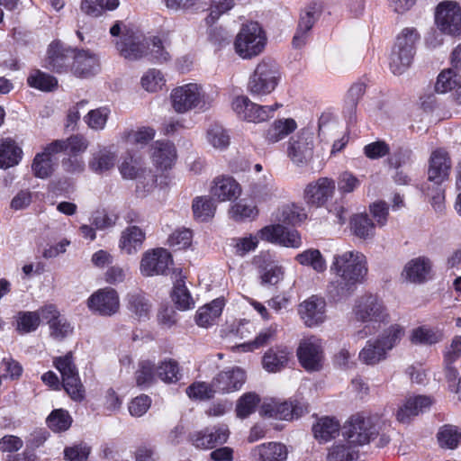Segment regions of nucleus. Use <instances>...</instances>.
Instances as JSON below:
<instances>
[{
    "instance_id": "nucleus-3",
    "label": "nucleus",
    "mask_w": 461,
    "mask_h": 461,
    "mask_svg": "<svg viewBox=\"0 0 461 461\" xmlns=\"http://www.w3.org/2000/svg\"><path fill=\"white\" fill-rule=\"evenodd\" d=\"M419 34L413 28H405L397 36L390 57V69L395 76H401L411 67Z\"/></svg>"
},
{
    "instance_id": "nucleus-49",
    "label": "nucleus",
    "mask_w": 461,
    "mask_h": 461,
    "mask_svg": "<svg viewBox=\"0 0 461 461\" xmlns=\"http://www.w3.org/2000/svg\"><path fill=\"white\" fill-rule=\"evenodd\" d=\"M193 212L195 219L206 221L212 218L215 212V204L208 196H198L193 202Z\"/></svg>"
},
{
    "instance_id": "nucleus-16",
    "label": "nucleus",
    "mask_w": 461,
    "mask_h": 461,
    "mask_svg": "<svg viewBox=\"0 0 461 461\" xmlns=\"http://www.w3.org/2000/svg\"><path fill=\"white\" fill-rule=\"evenodd\" d=\"M326 303L323 298L312 295L300 303L298 312L303 323L309 327H316L326 320Z\"/></svg>"
},
{
    "instance_id": "nucleus-7",
    "label": "nucleus",
    "mask_w": 461,
    "mask_h": 461,
    "mask_svg": "<svg viewBox=\"0 0 461 461\" xmlns=\"http://www.w3.org/2000/svg\"><path fill=\"white\" fill-rule=\"evenodd\" d=\"M170 99L173 109L178 113H184L194 108H204L206 104L203 88L195 83L174 88Z\"/></svg>"
},
{
    "instance_id": "nucleus-20",
    "label": "nucleus",
    "mask_w": 461,
    "mask_h": 461,
    "mask_svg": "<svg viewBox=\"0 0 461 461\" xmlns=\"http://www.w3.org/2000/svg\"><path fill=\"white\" fill-rule=\"evenodd\" d=\"M320 15L321 8L317 4L309 5L302 11L298 27L293 38V45L295 48H301L305 44L308 33Z\"/></svg>"
},
{
    "instance_id": "nucleus-53",
    "label": "nucleus",
    "mask_w": 461,
    "mask_h": 461,
    "mask_svg": "<svg viewBox=\"0 0 461 461\" xmlns=\"http://www.w3.org/2000/svg\"><path fill=\"white\" fill-rule=\"evenodd\" d=\"M33 175L41 179L48 178L54 171V163L52 158H49L44 153H37L32 164Z\"/></svg>"
},
{
    "instance_id": "nucleus-11",
    "label": "nucleus",
    "mask_w": 461,
    "mask_h": 461,
    "mask_svg": "<svg viewBox=\"0 0 461 461\" xmlns=\"http://www.w3.org/2000/svg\"><path fill=\"white\" fill-rule=\"evenodd\" d=\"M87 306L91 312L98 315L113 316L120 309L118 293L113 288L99 289L88 298Z\"/></svg>"
},
{
    "instance_id": "nucleus-22",
    "label": "nucleus",
    "mask_w": 461,
    "mask_h": 461,
    "mask_svg": "<svg viewBox=\"0 0 461 461\" xmlns=\"http://www.w3.org/2000/svg\"><path fill=\"white\" fill-rule=\"evenodd\" d=\"M74 50L65 48L60 42H52L48 49L44 67L57 73L67 71Z\"/></svg>"
},
{
    "instance_id": "nucleus-18",
    "label": "nucleus",
    "mask_w": 461,
    "mask_h": 461,
    "mask_svg": "<svg viewBox=\"0 0 461 461\" xmlns=\"http://www.w3.org/2000/svg\"><path fill=\"white\" fill-rule=\"evenodd\" d=\"M335 192V181L328 177H321L310 183L304 190V199L308 204L322 206Z\"/></svg>"
},
{
    "instance_id": "nucleus-46",
    "label": "nucleus",
    "mask_w": 461,
    "mask_h": 461,
    "mask_svg": "<svg viewBox=\"0 0 461 461\" xmlns=\"http://www.w3.org/2000/svg\"><path fill=\"white\" fill-rule=\"evenodd\" d=\"M156 365L149 360H142L139 363V368L135 373L136 384L140 388H148L157 380Z\"/></svg>"
},
{
    "instance_id": "nucleus-45",
    "label": "nucleus",
    "mask_w": 461,
    "mask_h": 461,
    "mask_svg": "<svg viewBox=\"0 0 461 461\" xmlns=\"http://www.w3.org/2000/svg\"><path fill=\"white\" fill-rule=\"evenodd\" d=\"M157 376L166 384H173L182 377L177 361L167 358L156 366Z\"/></svg>"
},
{
    "instance_id": "nucleus-61",
    "label": "nucleus",
    "mask_w": 461,
    "mask_h": 461,
    "mask_svg": "<svg viewBox=\"0 0 461 461\" xmlns=\"http://www.w3.org/2000/svg\"><path fill=\"white\" fill-rule=\"evenodd\" d=\"M212 381L211 384L205 382H196L192 384L186 388V394L193 399L196 400H209L216 393Z\"/></svg>"
},
{
    "instance_id": "nucleus-56",
    "label": "nucleus",
    "mask_w": 461,
    "mask_h": 461,
    "mask_svg": "<svg viewBox=\"0 0 461 461\" xmlns=\"http://www.w3.org/2000/svg\"><path fill=\"white\" fill-rule=\"evenodd\" d=\"M230 214L233 220L241 221L255 219L258 214V210L253 203L241 200L231 206Z\"/></svg>"
},
{
    "instance_id": "nucleus-19",
    "label": "nucleus",
    "mask_w": 461,
    "mask_h": 461,
    "mask_svg": "<svg viewBox=\"0 0 461 461\" xmlns=\"http://www.w3.org/2000/svg\"><path fill=\"white\" fill-rule=\"evenodd\" d=\"M451 160L443 149L434 150L429 158L428 180L434 185H441L449 176Z\"/></svg>"
},
{
    "instance_id": "nucleus-17",
    "label": "nucleus",
    "mask_w": 461,
    "mask_h": 461,
    "mask_svg": "<svg viewBox=\"0 0 461 461\" xmlns=\"http://www.w3.org/2000/svg\"><path fill=\"white\" fill-rule=\"evenodd\" d=\"M259 236L263 240L285 247L298 248L301 245L299 232L295 230H287L283 224L266 226L260 230Z\"/></svg>"
},
{
    "instance_id": "nucleus-42",
    "label": "nucleus",
    "mask_w": 461,
    "mask_h": 461,
    "mask_svg": "<svg viewBox=\"0 0 461 461\" xmlns=\"http://www.w3.org/2000/svg\"><path fill=\"white\" fill-rule=\"evenodd\" d=\"M387 351L375 340H368L359 352V359L364 364L375 366L386 359Z\"/></svg>"
},
{
    "instance_id": "nucleus-36",
    "label": "nucleus",
    "mask_w": 461,
    "mask_h": 461,
    "mask_svg": "<svg viewBox=\"0 0 461 461\" xmlns=\"http://www.w3.org/2000/svg\"><path fill=\"white\" fill-rule=\"evenodd\" d=\"M224 307L223 299L217 298L211 303L200 307L195 315V321L201 327H208L220 317Z\"/></svg>"
},
{
    "instance_id": "nucleus-50",
    "label": "nucleus",
    "mask_w": 461,
    "mask_h": 461,
    "mask_svg": "<svg viewBox=\"0 0 461 461\" xmlns=\"http://www.w3.org/2000/svg\"><path fill=\"white\" fill-rule=\"evenodd\" d=\"M307 217L304 209L295 205H286L280 210L277 219L283 224L296 225L303 222Z\"/></svg>"
},
{
    "instance_id": "nucleus-5",
    "label": "nucleus",
    "mask_w": 461,
    "mask_h": 461,
    "mask_svg": "<svg viewBox=\"0 0 461 461\" xmlns=\"http://www.w3.org/2000/svg\"><path fill=\"white\" fill-rule=\"evenodd\" d=\"M119 170L122 178L136 180V192L140 195H145L156 186V175L145 167L143 159L139 156L128 152L119 166Z\"/></svg>"
},
{
    "instance_id": "nucleus-25",
    "label": "nucleus",
    "mask_w": 461,
    "mask_h": 461,
    "mask_svg": "<svg viewBox=\"0 0 461 461\" xmlns=\"http://www.w3.org/2000/svg\"><path fill=\"white\" fill-rule=\"evenodd\" d=\"M211 194L219 201H231L241 194L240 184L231 176H221L213 180Z\"/></svg>"
},
{
    "instance_id": "nucleus-23",
    "label": "nucleus",
    "mask_w": 461,
    "mask_h": 461,
    "mask_svg": "<svg viewBox=\"0 0 461 461\" xmlns=\"http://www.w3.org/2000/svg\"><path fill=\"white\" fill-rule=\"evenodd\" d=\"M229 438V429L225 425L213 429L206 428L192 435L193 444L198 448H213L218 444H223Z\"/></svg>"
},
{
    "instance_id": "nucleus-8",
    "label": "nucleus",
    "mask_w": 461,
    "mask_h": 461,
    "mask_svg": "<svg viewBox=\"0 0 461 461\" xmlns=\"http://www.w3.org/2000/svg\"><path fill=\"white\" fill-rule=\"evenodd\" d=\"M280 106L277 103L273 105H259L244 95L236 97L232 102V108L240 118L255 123L268 120Z\"/></svg>"
},
{
    "instance_id": "nucleus-57",
    "label": "nucleus",
    "mask_w": 461,
    "mask_h": 461,
    "mask_svg": "<svg viewBox=\"0 0 461 461\" xmlns=\"http://www.w3.org/2000/svg\"><path fill=\"white\" fill-rule=\"evenodd\" d=\"M47 423L53 431H65L71 426L72 418L68 411L58 409L51 411L47 418Z\"/></svg>"
},
{
    "instance_id": "nucleus-30",
    "label": "nucleus",
    "mask_w": 461,
    "mask_h": 461,
    "mask_svg": "<svg viewBox=\"0 0 461 461\" xmlns=\"http://www.w3.org/2000/svg\"><path fill=\"white\" fill-rule=\"evenodd\" d=\"M291 356L286 347L269 348L263 357V366L268 372H279L288 365Z\"/></svg>"
},
{
    "instance_id": "nucleus-55",
    "label": "nucleus",
    "mask_w": 461,
    "mask_h": 461,
    "mask_svg": "<svg viewBox=\"0 0 461 461\" xmlns=\"http://www.w3.org/2000/svg\"><path fill=\"white\" fill-rule=\"evenodd\" d=\"M171 296L179 310L185 311L194 306V302L182 280L175 284Z\"/></svg>"
},
{
    "instance_id": "nucleus-38",
    "label": "nucleus",
    "mask_w": 461,
    "mask_h": 461,
    "mask_svg": "<svg viewBox=\"0 0 461 461\" xmlns=\"http://www.w3.org/2000/svg\"><path fill=\"white\" fill-rule=\"evenodd\" d=\"M253 451L260 461H285L287 458V449L281 443L262 444L256 447Z\"/></svg>"
},
{
    "instance_id": "nucleus-4",
    "label": "nucleus",
    "mask_w": 461,
    "mask_h": 461,
    "mask_svg": "<svg viewBox=\"0 0 461 461\" xmlns=\"http://www.w3.org/2000/svg\"><path fill=\"white\" fill-rule=\"evenodd\" d=\"M280 79L278 64L271 59H263L249 77L248 90L254 96L267 95L276 88Z\"/></svg>"
},
{
    "instance_id": "nucleus-39",
    "label": "nucleus",
    "mask_w": 461,
    "mask_h": 461,
    "mask_svg": "<svg viewBox=\"0 0 461 461\" xmlns=\"http://www.w3.org/2000/svg\"><path fill=\"white\" fill-rule=\"evenodd\" d=\"M350 229L361 240L373 239L375 234V226L366 213L354 215L350 219Z\"/></svg>"
},
{
    "instance_id": "nucleus-32",
    "label": "nucleus",
    "mask_w": 461,
    "mask_h": 461,
    "mask_svg": "<svg viewBox=\"0 0 461 461\" xmlns=\"http://www.w3.org/2000/svg\"><path fill=\"white\" fill-rule=\"evenodd\" d=\"M144 240L145 233L140 228L130 226L122 232L119 247L126 254L131 255L141 249Z\"/></svg>"
},
{
    "instance_id": "nucleus-43",
    "label": "nucleus",
    "mask_w": 461,
    "mask_h": 461,
    "mask_svg": "<svg viewBox=\"0 0 461 461\" xmlns=\"http://www.w3.org/2000/svg\"><path fill=\"white\" fill-rule=\"evenodd\" d=\"M119 5V0H82L80 8L86 14L98 17L105 11L117 9Z\"/></svg>"
},
{
    "instance_id": "nucleus-14",
    "label": "nucleus",
    "mask_w": 461,
    "mask_h": 461,
    "mask_svg": "<svg viewBox=\"0 0 461 461\" xmlns=\"http://www.w3.org/2000/svg\"><path fill=\"white\" fill-rule=\"evenodd\" d=\"M287 152L295 165H307L313 157V137L309 132H299L290 139Z\"/></svg>"
},
{
    "instance_id": "nucleus-6",
    "label": "nucleus",
    "mask_w": 461,
    "mask_h": 461,
    "mask_svg": "<svg viewBox=\"0 0 461 461\" xmlns=\"http://www.w3.org/2000/svg\"><path fill=\"white\" fill-rule=\"evenodd\" d=\"M379 435L378 428L371 417L352 416L342 428V436L355 448L370 443Z\"/></svg>"
},
{
    "instance_id": "nucleus-29",
    "label": "nucleus",
    "mask_w": 461,
    "mask_h": 461,
    "mask_svg": "<svg viewBox=\"0 0 461 461\" xmlns=\"http://www.w3.org/2000/svg\"><path fill=\"white\" fill-rule=\"evenodd\" d=\"M126 307L138 319H148L151 311V303L140 290H133L125 297Z\"/></svg>"
},
{
    "instance_id": "nucleus-21",
    "label": "nucleus",
    "mask_w": 461,
    "mask_h": 461,
    "mask_svg": "<svg viewBox=\"0 0 461 461\" xmlns=\"http://www.w3.org/2000/svg\"><path fill=\"white\" fill-rule=\"evenodd\" d=\"M246 381V374L240 367H232L219 373L212 379L217 393H226L240 390Z\"/></svg>"
},
{
    "instance_id": "nucleus-60",
    "label": "nucleus",
    "mask_w": 461,
    "mask_h": 461,
    "mask_svg": "<svg viewBox=\"0 0 461 461\" xmlns=\"http://www.w3.org/2000/svg\"><path fill=\"white\" fill-rule=\"evenodd\" d=\"M62 386L72 400L80 402L84 399L85 390L78 373L62 378Z\"/></svg>"
},
{
    "instance_id": "nucleus-44",
    "label": "nucleus",
    "mask_w": 461,
    "mask_h": 461,
    "mask_svg": "<svg viewBox=\"0 0 461 461\" xmlns=\"http://www.w3.org/2000/svg\"><path fill=\"white\" fill-rule=\"evenodd\" d=\"M339 424L334 419L324 417L313 425L312 431L314 437L323 442H327L338 435Z\"/></svg>"
},
{
    "instance_id": "nucleus-26",
    "label": "nucleus",
    "mask_w": 461,
    "mask_h": 461,
    "mask_svg": "<svg viewBox=\"0 0 461 461\" xmlns=\"http://www.w3.org/2000/svg\"><path fill=\"white\" fill-rule=\"evenodd\" d=\"M435 91L439 94L454 91V98L461 105V73L454 69L443 70L437 78Z\"/></svg>"
},
{
    "instance_id": "nucleus-51",
    "label": "nucleus",
    "mask_w": 461,
    "mask_h": 461,
    "mask_svg": "<svg viewBox=\"0 0 461 461\" xmlns=\"http://www.w3.org/2000/svg\"><path fill=\"white\" fill-rule=\"evenodd\" d=\"M358 457V451L346 444L333 445L328 453L327 461H354Z\"/></svg>"
},
{
    "instance_id": "nucleus-12",
    "label": "nucleus",
    "mask_w": 461,
    "mask_h": 461,
    "mask_svg": "<svg viewBox=\"0 0 461 461\" xmlns=\"http://www.w3.org/2000/svg\"><path fill=\"white\" fill-rule=\"evenodd\" d=\"M173 259L170 253L162 248L147 251L140 261V272L145 276L167 275Z\"/></svg>"
},
{
    "instance_id": "nucleus-35",
    "label": "nucleus",
    "mask_w": 461,
    "mask_h": 461,
    "mask_svg": "<svg viewBox=\"0 0 461 461\" xmlns=\"http://www.w3.org/2000/svg\"><path fill=\"white\" fill-rule=\"evenodd\" d=\"M297 124L292 118L276 120L265 133V140L268 143H276L295 131Z\"/></svg>"
},
{
    "instance_id": "nucleus-10",
    "label": "nucleus",
    "mask_w": 461,
    "mask_h": 461,
    "mask_svg": "<svg viewBox=\"0 0 461 461\" xmlns=\"http://www.w3.org/2000/svg\"><path fill=\"white\" fill-rule=\"evenodd\" d=\"M435 22L444 33L458 34L461 32V8L456 2L440 3L435 13Z\"/></svg>"
},
{
    "instance_id": "nucleus-63",
    "label": "nucleus",
    "mask_w": 461,
    "mask_h": 461,
    "mask_svg": "<svg viewBox=\"0 0 461 461\" xmlns=\"http://www.w3.org/2000/svg\"><path fill=\"white\" fill-rule=\"evenodd\" d=\"M206 137L208 142L216 149H224L230 143L229 135L222 126L219 124L211 125L207 130Z\"/></svg>"
},
{
    "instance_id": "nucleus-41",
    "label": "nucleus",
    "mask_w": 461,
    "mask_h": 461,
    "mask_svg": "<svg viewBox=\"0 0 461 461\" xmlns=\"http://www.w3.org/2000/svg\"><path fill=\"white\" fill-rule=\"evenodd\" d=\"M443 339V334L438 329L428 326H420L411 332L410 340L414 345H433Z\"/></svg>"
},
{
    "instance_id": "nucleus-37",
    "label": "nucleus",
    "mask_w": 461,
    "mask_h": 461,
    "mask_svg": "<svg viewBox=\"0 0 461 461\" xmlns=\"http://www.w3.org/2000/svg\"><path fill=\"white\" fill-rule=\"evenodd\" d=\"M115 160L116 155L107 148L102 147L92 153V158L88 162V167L93 172L101 174L113 168L115 164Z\"/></svg>"
},
{
    "instance_id": "nucleus-13",
    "label": "nucleus",
    "mask_w": 461,
    "mask_h": 461,
    "mask_svg": "<svg viewBox=\"0 0 461 461\" xmlns=\"http://www.w3.org/2000/svg\"><path fill=\"white\" fill-rule=\"evenodd\" d=\"M297 357L307 371L320 370L323 358L321 339L313 336L302 339L297 348Z\"/></svg>"
},
{
    "instance_id": "nucleus-64",
    "label": "nucleus",
    "mask_w": 461,
    "mask_h": 461,
    "mask_svg": "<svg viewBox=\"0 0 461 461\" xmlns=\"http://www.w3.org/2000/svg\"><path fill=\"white\" fill-rule=\"evenodd\" d=\"M110 110L106 107L91 110L85 118L87 125L95 131L103 130L105 127Z\"/></svg>"
},
{
    "instance_id": "nucleus-62",
    "label": "nucleus",
    "mask_w": 461,
    "mask_h": 461,
    "mask_svg": "<svg viewBox=\"0 0 461 461\" xmlns=\"http://www.w3.org/2000/svg\"><path fill=\"white\" fill-rule=\"evenodd\" d=\"M437 437L441 447L453 449L457 447L461 434L455 426L445 425L438 432Z\"/></svg>"
},
{
    "instance_id": "nucleus-59",
    "label": "nucleus",
    "mask_w": 461,
    "mask_h": 461,
    "mask_svg": "<svg viewBox=\"0 0 461 461\" xmlns=\"http://www.w3.org/2000/svg\"><path fill=\"white\" fill-rule=\"evenodd\" d=\"M260 402L259 396L255 393L243 394L237 402V416L244 419L253 413Z\"/></svg>"
},
{
    "instance_id": "nucleus-31",
    "label": "nucleus",
    "mask_w": 461,
    "mask_h": 461,
    "mask_svg": "<svg viewBox=\"0 0 461 461\" xmlns=\"http://www.w3.org/2000/svg\"><path fill=\"white\" fill-rule=\"evenodd\" d=\"M116 48L121 55L127 59L136 60L142 58L146 52L145 42L140 41V38L135 35H123V37L116 42Z\"/></svg>"
},
{
    "instance_id": "nucleus-52",
    "label": "nucleus",
    "mask_w": 461,
    "mask_h": 461,
    "mask_svg": "<svg viewBox=\"0 0 461 461\" xmlns=\"http://www.w3.org/2000/svg\"><path fill=\"white\" fill-rule=\"evenodd\" d=\"M155 136V131L150 127H141L137 131L126 130L122 134V139L128 144L146 145Z\"/></svg>"
},
{
    "instance_id": "nucleus-54",
    "label": "nucleus",
    "mask_w": 461,
    "mask_h": 461,
    "mask_svg": "<svg viewBox=\"0 0 461 461\" xmlns=\"http://www.w3.org/2000/svg\"><path fill=\"white\" fill-rule=\"evenodd\" d=\"M296 260L303 266H309L317 272L326 269V262L318 249H307L296 256Z\"/></svg>"
},
{
    "instance_id": "nucleus-47",
    "label": "nucleus",
    "mask_w": 461,
    "mask_h": 461,
    "mask_svg": "<svg viewBox=\"0 0 461 461\" xmlns=\"http://www.w3.org/2000/svg\"><path fill=\"white\" fill-rule=\"evenodd\" d=\"M27 83L31 87L45 92L52 91L58 86L56 77L39 69H35L30 74Z\"/></svg>"
},
{
    "instance_id": "nucleus-34",
    "label": "nucleus",
    "mask_w": 461,
    "mask_h": 461,
    "mask_svg": "<svg viewBox=\"0 0 461 461\" xmlns=\"http://www.w3.org/2000/svg\"><path fill=\"white\" fill-rule=\"evenodd\" d=\"M431 268L430 261L426 258H416L410 260L404 267L406 278L412 283H422L426 280Z\"/></svg>"
},
{
    "instance_id": "nucleus-33",
    "label": "nucleus",
    "mask_w": 461,
    "mask_h": 461,
    "mask_svg": "<svg viewBox=\"0 0 461 461\" xmlns=\"http://www.w3.org/2000/svg\"><path fill=\"white\" fill-rule=\"evenodd\" d=\"M23 150L10 139L0 140V167L9 168L16 166L22 159Z\"/></svg>"
},
{
    "instance_id": "nucleus-58",
    "label": "nucleus",
    "mask_w": 461,
    "mask_h": 461,
    "mask_svg": "<svg viewBox=\"0 0 461 461\" xmlns=\"http://www.w3.org/2000/svg\"><path fill=\"white\" fill-rule=\"evenodd\" d=\"M146 52L144 56H148L151 61L163 63L170 59L169 53L162 45L161 40L154 37L149 41L145 42Z\"/></svg>"
},
{
    "instance_id": "nucleus-27",
    "label": "nucleus",
    "mask_w": 461,
    "mask_h": 461,
    "mask_svg": "<svg viewBox=\"0 0 461 461\" xmlns=\"http://www.w3.org/2000/svg\"><path fill=\"white\" fill-rule=\"evenodd\" d=\"M431 399L424 395H417L407 399L405 403L396 412L397 420L402 423H408L412 417L429 408Z\"/></svg>"
},
{
    "instance_id": "nucleus-2",
    "label": "nucleus",
    "mask_w": 461,
    "mask_h": 461,
    "mask_svg": "<svg viewBox=\"0 0 461 461\" xmlns=\"http://www.w3.org/2000/svg\"><path fill=\"white\" fill-rule=\"evenodd\" d=\"M267 41L266 32L258 22H247L235 37L234 50L241 59H251L263 52Z\"/></svg>"
},
{
    "instance_id": "nucleus-24",
    "label": "nucleus",
    "mask_w": 461,
    "mask_h": 461,
    "mask_svg": "<svg viewBox=\"0 0 461 461\" xmlns=\"http://www.w3.org/2000/svg\"><path fill=\"white\" fill-rule=\"evenodd\" d=\"M72 71L78 77H88L97 73L99 64L96 56L88 50H75Z\"/></svg>"
},
{
    "instance_id": "nucleus-40",
    "label": "nucleus",
    "mask_w": 461,
    "mask_h": 461,
    "mask_svg": "<svg viewBox=\"0 0 461 461\" xmlns=\"http://www.w3.org/2000/svg\"><path fill=\"white\" fill-rule=\"evenodd\" d=\"M404 334V327L398 323H393L383 330L375 340L388 352L401 342Z\"/></svg>"
},
{
    "instance_id": "nucleus-9",
    "label": "nucleus",
    "mask_w": 461,
    "mask_h": 461,
    "mask_svg": "<svg viewBox=\"0 0 461 461\" xmlns=\"http://www.w3.org/2000/svg\"><path fill=\"white\" fill-rule=\"evenodd\" d=\"M353 313L356 319L362 322L384 321L388 316L382 302L371 294L356 299Z\"/></svg>"
},
{
    "instance_id": "nucleus-48",
    "label": "nucleus",
    "mask_w": 461,
    "mask_h": 461,
    "mask_svg": "<svg viewBox=\"0 0 461 461\" xmlns=\"http://www.w3.org/2000/svg\"><path fill=\"white\" fill-rule=\"evenodd\" d=\"M365 87L363 83H355L346 95L343 113L348 116L350 121L355 117L357 106L365 93Z\"/></svg>"
},
{
    "instance_id": "nucleus-28",
    "label": "nucleus",
    "mask_w": 461,
    "mask_h": 461,
    "mask_svg": "<svg viewBox=\"0 0 461 461\" xmlns=\"http://www.w3.org/2000/svg\"><path fill=\"white\" fill-rule=\"evenodd\" d=\"M176 158V150L172 142L167 140H157L153 144L151 158L158 167L161 169L170 168Z\"/></svg>"
},
{
    "instance_id": "nucleus-1",
    "label": "nucleus",
    "mask_w": 461,
    "mask_h": 461,
    "mask_svg": "<svg viewBox=\"0 0 461 461\" xmlns=\"http://www.w3.org/2000/svg\"><path fill=\"white\" fill-rule=\"evenodd\" d=\"M330 272L334 277L327 288L329 296L335 302L346 300L366 281L368 272L366 257L357 250L335 255Z\"/></svg>"
},
{
    "instance_id": "nucleus-15",
    "label": "nucleus",
    "mask_w": 461,
    "mask_h": 461,
    "mask_svg": "<svg viewBox=\"0 0 461 461\" xmlns=\"http://www.w3.org/2000/svg\"><path fill=\"white\" fill-rule=\"evenodd\" d=\"M306 411V406L300 402H277L272 400L270 402L264 403L261 407V412L268 417L292 420L301 417Z\"/></svg>"
}]
</instances>
